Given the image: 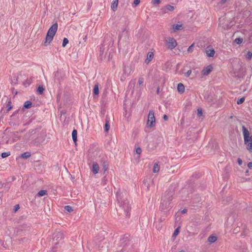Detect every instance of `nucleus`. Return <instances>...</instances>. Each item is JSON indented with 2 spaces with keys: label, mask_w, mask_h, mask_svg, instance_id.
<instances>
[{
  "label": "nucleus",
  "mask_w": 252,
  "mask_h": 252,
  "mask_svg": "<svg viewBox=\"0 0 252 252\" xmlns=\"http://www.w3.org/2000/svg\"><path fill=\"white\" fill-rule=\"evenodd\" d=\"M159 170V166L158 163L156 162L154 164L153 171L154 173H157Z\"/></svg>",
  "instance_id": "4be33fe9"
},
{
  "label": "nucleus",
  "mask_w": 252,
  "mask_h": 252,
  "mask_svg": "<svg viewBox=\"0 0 252 252\" xmlns=\"http://www.w3.org/2000/svg\"><path fill=\"white\" fill-rule=\"evenodd\" d=\"M163 119L164 120V121H167L168 119V116L166 115H164L163 116Z\"/></svg>",
  "instance_id": "de8ad7c7"
},
{
  "label": "nucleus",
  "mask_w": 252,
  "mask_h": 252,
  "mask_svg": "<svg viewBox=\"0 0 252 252\" xmlns=\"http://www.w3.org/2000/svg\"><path fill=\"white\" fill-rule=\"evenodd\" d=\"M72 137L74 143H76L77 140V131L74 129L72 132Z\"/></svg>",
  "instance_id": "dca6fc26"
},
{
  "label": "nucleus",
  "mask_w": 252,
  "mask_h": 252,
  "mask_svg": "<svg viewBox=\"0 0 252 252\" xmlns=\"http://www.w3.org/2000/svg\"><path fill=\"white\" fill-rule=\"evenodd\" d=\"M144 82V79L143 78H140L138 80V84L139 85L143 84Z\"/></svg>",
  "instance_id": "ea45409f"
},
{
  "label": "nucleus",
  "mask_w": 252,
  "mask_h": 252,
  "mask_svg": "<svg viewBox=\"0 0 252 252\" xmlns=\"http://www.w3.org/2000/svg\"><path fill=\"white\" fill-rule=\"evenodd\" d=\"M227 0H221L220 1V3L221 4H224V3H225L226 1H227Z\"/></svg>",
  "instance_id": "603ef678"
},
{
  "label": "nucleus",
  "mask_w": 252,
  "mask_h": 252,
  "mask_svg": "<svg viewBox=\"0 0 252 252\" xmlns=\"http://www.w3.org/2000/svg\"><path fill=\"white\" fill-rule=\"evenodd\" d=\"M179 229H180V227H178L174 230V232L172 235V237H175L178 235V234L179 233Z\"/></svg>",
  "instance_id": "c756f323"
},
{
  "label": "nucleus",
  "mask_w": 252,
  "mask_h": 252,
  "mask_svg": "<svg viewBox=\"0 0 252 252\" xmlns=\"http://www.w3.org/2000/svg\"><path fill=\"white\" fill-rule=\"evenodd\" d=\"M47 194V191L46 190H40L37 193V196L38 197H41Z\"/></svg>",
  "instance_id": "5701e85b"
},
{
  "label": "nucleus",
  "mask_w": 252,
  "mask_h": 252,
  "mask_svg": "<svg viewBox=\"0 0 252 252\" xmlns=\"http://www.w3.org/2000/svg\"><path fill=\"white\" fill-rule=\"evenodd\" d=\"M10 155V152H3L1 153V157L2 158H5Z\"/></svg>",
  "instance_id": "cd10ccee"
},
{
  "label": "nucleus",
  "mask_w": 252,
  "mask_h": 252,
  "mask_svg": "<svg viewBox=\"0 0 252 252\" xmlns=\"http://www.w3.org/2000/svg\"><path fill=\"white\" fill-rule=\"evenodd\" d=\"M160 3V0H153L152 3L153 4H159Z\"/></svg>",
  "instance_id": "58836bf2"
},
{
  "label": "nucleus",
  "mask_w": 252,
  "mask_h": 252,
  "mask_svg": "<svg viewBox=\"0 0 252 252\" xmlns=\"http://www.w3.org/2000/svg\"><path fill=\"white\" fill-rule=\"evenodd\" d=\"M142 152V150L140 147H138L136 149V153L137 154H140Z\"/></svg>",
  "instance_id": "4c0bfd02"
},
{
  "label": "nucleus",
  "mask_w": 252,
  "mask_h": 252,
  "mask_svg": "<svg viewBox=\"0 0 252 252\" xmlns=\"http://www.w3.org/2000/svg\"><path fill=\"white\" fill-rule=\"evenodd\" d=\"M179 252H185V251L184 250H181V251H179Z\"/></svg>",
  "instance_id": "4d7b16f0"
},
{
  "label": "nucleus",
  "mask_w": 252,
  "mask_h": 252,
  "mask_svg": "<svg viewBox=\"0 0 252 252\" xmlns=\"http://www.w3.org/2000/svg\"><path fill=\"white\" fill-rule=\"evenodd\" d=\"M234 230L236 231V232L238 231V230L237 229V228H235Z\"/></svg>",
  "instance_id": "6e6d98bb"
},
{
  "label": "nucleus",
  "mask_w": 252,
  "mask_h": 252,
  "mask_svg": "<svg viewBox=\"0 0 252 252\" xmlns=\"http://www.w3.org/2000/svg\"><path fill=\"white\" fill-rule=\"evenodd\" d=\"M68 43V39L66 37H64L63 39V43H62L63 47H64Z\"/></svg>",
  "instance_id": "7c9ffc66"
},
{
  "label": "nucleus",
  "mask_w": 252,
  "mask_h": 252,
  "mask_svg": "<svg viewBox=\"0 0 252 252\" xmlns=\"http://www.w3.org/2000/svg\"><path fill=\"white\" fill-rule=\"evenodd\" d=\"M64 238V234L63 232L61 231H57L53 234V241H59Z\"/></svg>",
  "instance_id": "0eeeda50"
},
{
  "label": "nucleus",
  "mask_w": 252,
  "mask_h": 252,
  "mask_svg": "<svg viewBox=\"0 0 252 252\" xmlns=\"http://www.w3.org/2000/svg\"><path fill=\"white\" fill-rule=\"evenodd\" d=\"M93 94L94 95H97L99 94V88L98 83L95 84L94 85V88L93 89Z\"/></svg>",
  "instance_id": "6ab92c4d"
},
{
  "label": "nucleus",
  "mask_w": 252,
  "mask_h": 252,
  "mask_svg": "<svg viewBox=\"0 0 252 252\" xmlns=\"http://www.w3.org/2000/svg\"><path fill=\"white\" fill-rule=\"evenodd\" d=\"M243 41V39L242 38L239 37V38H236L235 39L234 42L236 43V44L239 45L242 43Z\"/></svg>",
  "instance_id": "bb28decb"
},
{
  "label": "nucleus",
  "mask_w": 252,
  "mask_h": 252,
  "mask_svg": "<svg viewBox=\"0 0 252 252\" xmlns=\"http://www.w3.org/2000/svg\"><path fill=\"white\" fill-rule=\"evenodd\" d=\"M159 89H160L159 87H158V88H157V93L158 94H159Z\"/></svg>",
  "instance_id": "864d4df0"
},
{
  "label": "nucleus",
  "mask_w": 252,
  "mask_h": 252,
  "mask_svg": "<svg viewBox=\"0 0 252 252\" xmlns=\"http://www.w3.org/2000/svg\"><path fill=\"white\" fill-rule=\"evenodd\" d=\"M156 119L154 115V112L153 110H151L149 111L148 120H147V126L149 128H152L155 126Z\"/></svg>",
  "instance_id": "39448f33"
},
{
  "label": "nucleus",
  "mask_w": 252,
  "mask_h": 252,
  "mask_svg": "<svg viewBox=\"0 0 252 252\" xmlns=\"http://www.w3.org/2000/svg\"><path fill=\"white\" fill-rule=\"evenodd\" d=\"M140 2V0H134L133 3V6L135 7L136 5H138Z\"/></svg>",
  "instance_id": "e433bc0d"
},
{
  "label": "nucleus",
  "mask_w": 252,
  "mask_h": 252,
  "mask_svg": "<svg viewBox=\"0 0 252 252\" xmlns=\"http://www.w3.org/2000/svg\"><path fill=\"white\" fill-rule=\"evenodd\" d=\"M118 1H119V0H113V1L112 2L111 7V9L114 11H115L117 9Z\"/></svg>",
  "instance_id": "4468645a"
},
{
  "label": "nucleus",
  "mask_w": 252,
  "mask_h": 252,
  "mask_svg": "<svg viewBox=\"0 0 252 252\" xmlns=\"http://www.w3.org/2000/svg\"><path fill=\"white\" fill-rule=\"evenodd\" d=\"M44 91V88L43 86H38L37 92L38 94H42L43 93V92Z\"/></svg>",
  "instance_id": "393cba45"
},
{
  "label": "nucleus",
  "mask_w": 252,
  "mask_h": 252,
  "mask_svg": "<svg viewBox=\"0 0 252 252\" xmlns=\"http://www.w3.org/2000/svg\"><path fill=\"white\" fill-rule=\"evenodd\" d=\"M161 203L160 204V208L162 210H167L168 209L169 207H170V206H169L170 205V202H169V201H166L165 200V199H164L163 198L161 199Z\"/></svg>",
  "instance_id": "6e6552de"
},
{
  "label": "nucleus",
  "mask_w": 252,
  "mask_h": 252,
  "mask_svg": "<svg viewBox=\"0 0 252 252\" xmlns=\"http://www.w3.org/2000/svg\"><path fill=\"white\" fill-rule=\"evenodd\" d=\"M194 48V43L192 44L190 46H189V47L188 49V52L191 53L193 51Z\"/></svg>",
  "instance_id": "f704fd0d"
},
{
  "label": "nucleus",
  "mask_w": 252,
  "mask_h": 252,
  "mask_svg": "<svg viewBox=\"0 0 252 252\" xmlns=\"http://www.w3.org/2000/svg\"><path fill=\"white\" fill-rule=\"evenodd\" d=\"M213 69V67L212 64L207 65L204 67L201 71V73L203 75H208Z\"/></svg>",
  "instance_id": "1a4fd4ad"
},
{
  "label": "nucleus",
  "mask_w": 252,
  "mask_h": 252,
  "mask_svg": "<svg viewBox=\"0 0 252 252\" xmlns=\"http://www.w3.org/2000/svg\"><path fill=\"white\" fill-rule=\"evenodd\" d=\"M88 4H89V6H91V4H92V2H90V3H88Z\"/></svg>",
  "instance_id": "13d9d810"
},
{
  "label": "nucleus",
  "mask_w": 252,
  "mask_h": 252,
  "mask_svg": "<svg viewBox=\"0 0 252 252\" xmlns=\"http://www.w3.org/2000/svg\"><path fill=\"white\" fill-rule=\"evenodd\" d=\"M108 169V167L106 165H104L103 166L102 170H103L104 172H105Z\"/></svg>",
  "instance_id": "a18cd8bd"
},
{
  "label": "nucleus",
  "mask_w": 252,
  "mask_h": 252,
  "mask_svg": "<svg viewBox=\"0 0 252 252\" xmlns=\"http://www.w3.org/2000/svg\"><path fill=\"white\" fill-rule=\"evenodd\" d=\"M178 91L180 93H183L185 91V87L182 83H179L177 86Z\"/></svg>",
  "instance_id": "f3484780"
},
{
  "label": "nucleus",
  "mask_w": 252,
  "mask_h": 252,
  "mask_svg": "<svg viewBox=\"0 0 252 252\" xmlns=\"http://www.w3.org/2000/svg\"><path fill=\"white\" fill-rule=\"evenodd\" d=\"M58 25L57 23L54 24L48 30L44 45L47 46L53 39V38L57 31Z\"/></svg>",
  "instance_id": "f03ea898"
},
{
  "label": "nucleus",
  "mask_w": 252,
  "mask_h": 252,
  "mask_svg": "<svg viewBox=\"0 0 252 252\" xmlns=\"http://www.w3.org/2000/svg\"><path fill=\"white\" fill-rule=\"evenodd\" d=\"M116 196L120 206L124 210L125 215L126 216L129 215L130 211L131 210V205L127 199L124 198V193L118 191Z\"/></svg>",
  "instance_id": "f257e3e1"
},
{
  "label": "nucleus",
  "mask_w": 252,
  "mask_h": 252,
  "mask_svg": "<svg viewBox=\"0 0 252 252\" xmlns=\"http://www.w3.org/2000/svg\"><path fill=\"white\" fill-rule=\"evenodd\" d=\"M13 139L14 140H17L20 139L18 132H16L14 133Z\"/></svg>",
  "instance_id": "72a5a7b5"
},
{
  "label": "nucleus",
  "mask_w": 252,
  "mask_h": 252,
  "mask_svg": "<svg viewBox=\"0 0 252 252\" xmlns=\"http://www.w3.org/2000/svg\"><path fill=\"white\" fill-rule=\"evenodd\" d=\"M3 186V184L0 182V189H1Z\"/></svg>",
  "instance_id": "5fc2aeb1"
},
{
  "label": "nucleus",
  "mask_w": 252,
  "mask_h": 252,
  "mask_svg": "<svg viewBox=\"0 0 252 252\" xmlns=\"http://www.w3.org/2000/svg\"><path fill=\"white\" fill-rule=\"evenodd\" d=\"M212 100V98H210V100H208V101Z\"/></svg>",
  "instance_id": "680f3d73"
},
{
  "label": "nucleus",
  "mask_w": 252,
  "mask_h": 252,
  "mask_svg": "<svg viewBox=\"0 0 252 252\" xmlns=\"http://www.w3.org/2000/svg\"><path fill=\"white\" fill-rule=\"evenodd\" d=\"M249 172V170H247L246 172Z\"/></svg>",
  "instance_id": "052dcab7"
},
{
  "label": "nucleus",
  "mask_w": 252,
  "mask_h": 252,
  "mask_svg": "<svg viewBox=\"0 0 252 252\" xmlns=\"http://www.w3.org/2000/svg\"><path fill=\"white\" fill-rule=\"evenodd\" d=\"M33 132V130H30L28 132H27L24 136L23 139L24 140V141H27L29 139V138L32 136V133Z\"/></svg>",
  "instance_id": "2eb2a0df"
},
{
  "label": "nucleus",
  "mask_w": 252,
  "mask_h": 252,
  "mask_svg": "<svg viewBox=\"0 0 252 252\" xmlns=\"http://www.w3.org/2000/svg\"><path fill=\"white\" fill-rule=\"evenodd\" d=\"M242 132L247 148L250 152H252V135H250L249 131L244 126H242Z\"/></svg>",
  "instance_id": "7ed1b4c3"
},
{
  "label": "nucleus",
  "mask_w": 252,
  "mask_h": 252,
  "mask_svg": "<svg viewBox=\"0 0 252 252\" xmlns=\"http://www.w3.org/2000/svg\"><path fill=\"white\" fill-rule=\"evenodd\" d=\"M6 108H7V111H9L12 109V106L11 102L10 100H9L8 101V103L6 105Z\"/></svg>",
  "instance_id": "c85d7f7f"
},
{
  "label": "nucleus",
  "mask_w": 252,
  "mask_h": 252,
  "mask_svg": "<svg viewBox=\"0 0 252 252\" xmlns=\"http://www.w3.org/2000/svg\"><path fill=\"white\" fill-rule=\"evenodd\" d=\"M64 209L65 211H67L69 213L73 211L72 207L71 206L69 205H66L64 207Z\"/></svg>",
  "instance_id": "a878e982"
},
{
  "label": "nucleus",
  "mask_w": 252,
  "mask_h": 252,
  "mask_svg": "<svg viewBox=\"0 0 252 252\" xmlns=\"http://www.w3.org/2000/svg\"><path fill=\"white\" fill-rule=\"evenodd\" d=\"M86 38H87V36H86L85 37L84 39H86Z\"/></svg>",
  "instance_id": "bf43d9fd"
},
{
  "label": "nucleus",
  "mask_w": 252,
  "mask_h": 252,
  "mask_svg": "<svg viewBox=\"0 0 252 252\" xmlns=\"http://www.w3.org/2000/svg\"><path fill=\"white\" fill-rule=\"evenodd\" d=\"M237 161H238V164L239 165H242L243 162H242V159L241 158H238V160H237Z\"/></svg>",
  "instance_id": "c03bdc74"
},
{
  "label": "nucleus",
  "mask_w": 252,
  "mask_h": 252,
  "mask_svg": "<svg viewBox=\"0 0 252 252\" xmlns=\"http://www.w3.org/2000/svg\"><path fill=\"white\" fill-rule=\"evenodd\" d=\"M173 29L175 30H180L181 29V28H182V25H178V24H176V25H174L173 26Z\"/></svg>",
  "instance_id": "473e14b6"
},
{
  "label": "nucleus",
  "mask_w": 252,
  "mask_h": 252,
  "mask_svg": "<svg viewBox=\"0 0 252 252\" xmlns=\"http://www.w3.org/2000/svg\"><path fill=\"white\" fill-rule=\"evenodd\" d=\"M217 240V237L214 236H210L208 238V241L211 244L214 243Z\"/></svg>",
  "instance_id": "412c9836"
},
{
  "label": "nucleus",
  "mask_w": 252,
  "mask_h": 252,
  "mask_svg": "<svg viewBox=\"0 0 252 252\" xmlns=\"http://www.w3.org/2000/svg\"><path fill=\"white\" fill-rule=\"evenodd\" d=\"M32 102L31 101L27 100L24 103L23 109H29L32 107Z\"/></svg>",
  "instance_id": "a211bd4d"
},
{
  "label": "nucleus",
  "mask_w": 252,
  "mask_h": 252,
  "mask_svg": "<svg viewBox=\"0 0 252 252\" xmlns=\"http://www.w3.org/2000/svg\"><path fill=\"white\" fill-rule=\"evenodd\" d=\"M99 169V165L96 162H93L92 171L94 174L98 173Z\"/></svg>",
  "instance_id": "9b49d317"
},
{
  "label": "nucleus",
  "mask_w": 252,
  "mask_h": 252,
  "mask_svg": "<svg viewBox=\"0 0 252 252\" xmlns=\"http://www.w3.org/2000/svg\"><path fill=\"white\" fill-rule=\"evenodd\" d=\"M245 100V97H242L237 100V103L238 104H241L244 102Z\"/></svg>",
  "instance_id": "2f4dec72"
},
{
  "label": "nucleus",
  "mask_w": 252,
  "mask_h": 252,
  "mask_svg": "<svg viewBox=\"0 0 252 252\" xmlns=\"http://www.w3.org/2000/svg\"><path fill=\"white\" fill-rule=\"evenodd\" d=\"M246 57L247 59L250 60L252 57V53L250 51H248Z\"/></svg>",
  "instance_id": "c9c22d12"
},
{
  "label": "nucleus",
  "mask_w": 252,
  "mask_h": 252,
  "mask_svg": "<svg viewBox=\"0 0 252 252\" xmlns=\"http://www.w3.org/2000/svg\"><path fill=\"white\" fill-rule=\"evenodd\" d=\"M153 58H154L153 53H152L151 52H148L147 56V58L145 60V63L147 64L149 63L152 60Z\"/></svg>",
  "instance_id": "ddd939ff"
},
{
  "label": "nucleus",
  "mask_w": 252,
  "mask_h": 252,
  "mask_svg": "<svg viewBox=\"0 0 252 252\" xmlns=\"http://www.w3.org/2000/svg\"><path fill=\"white\" fill-rule=\"evenodd\" d=\"M191 70H189L187 71V72L185 73V76L187 77H188L189 76V75L191 74Z\"/></svg>",
  "instance_id": "a19ab883"
},
{
  "label": "nucleus",
  "mask_w": 252,
  "mask_h": 252,
  "mask_svg": "<svg viewBox=\"0 0 252 252\" xmlns=\"http://www.w3.org/2000/svg\"><path fill=\"white\" fill-rule=\"evenodd\" d=\"M200 200H201V199H200V196H197L196 199L195 200H193V202H199Z\"/></svg>",
  "instance_id": "37998d69"
},
{
  "label": "nucleus",
  "mask_w": 252,
  "mask_h": 252,
  "mask_svg": "<svg viewBox=\"0 0 252 252\" xmlns=\"http://www.w3.org/2000/svg\"><path fill=\"white\" fill-rule=\"evenodd\" d=\"M109 128H110V125H109V121L106 119L105 121V127H104L105 132H108Z\"/></svg>",
  "instance_id": "b1692460"
},
{
  "label": "nucleus",
  "mask_w": 252,
  "mask_h": 252,
  "mask_svg": "<svg viewBox=\"0 0 252 252\" xmlns=\"http://www.w3.org/2000/svg\"><path fill=\"white\" fill-rule=\"evenodd\" d=\"M31 156V154L29 152H25L21 155V158H28Z\"/></svg>",
  "instance_id": "aec40b11"
},
{
  "label": "nucleus",
  "mask_w": 252,
  "mask_h": 252,
  "mask_svg": "<svg viewBox=\"0 0 252 252\" xmlns=\"http://www.w3.org/2000/svg\"><path fill=\"white\" fill-rule=\"evenodd\" d=\"M248 167L250 169H252V162H250L248 163Z\"/></svg>",
  "instance_id": "09e8293b"
},
{
  "label": "nucleus",
  "mask_w": 252,
  "mask_h": 252,
  "mask_svg": "<svg viewBox=\"0 0 252 252\" xmlns=\"http://www.w3.org/2000/svg\"><path fill=\"white\" fill-rule=\"evenodd\" d=\"M205 52L209 57H213L214 56L215 51L214 49H208L207 48Z\"/></svg>",
  "instance_id": "f8f14e48"
},
{
  "label": "nucleus",
  "mask_w": 252,
  "mask_h": 252,
  "mask_svg": "<svg viewBox=\"0 0 252 252\" xmlns=\"http://www.w3.org/2000/svg\"><path fill=\"white\" fill-rule=\"evenodd\" d=\"M187 212V209H183V210H182V211H181V213H182V214H185V213H186Z\"/></svg>",
  "instance_id": "8fccbe9b"
},
{
  "label": "nucleus",
  "mask_w": 252,
  "mask_h": 252,
  "mask_svg": "<svg viewBox=\"0 0 252 252\" xmlns=\"http://www.w3.org/2000/svg\"><path fill=\"white\" fill-rule=\"evenodd\" d=\"M19 208H20L19 205L18 204L15 205L14 207V211L15 212L17 211L19 209Z\"/></svg>",
  "instance_id": "49530a36"
},
{
  "label": "nucleus",
  "mask_w": 252,
  "mask_h": 252,
  "mask_svg": "<svg viewBox=\"0 0 252 252\" xmlns=\"http://www.w3.org/2000/svg\"><path fill=\"white\" fill-rule=\"evenodd\" d=\"M46 138V134L45 132L42 131L37 135L35 139H33L30 143L31 146H39L42 145Z\"/></svg>",
  "instance_id": "20e7f679"
},
{
  "label": "nucleus",
  "mask_w": 252,
  "mask_h": 252,
  "mask_svg": "<svg viewBox=\"0 0 252 252\" xmlns=\"http://www.w3.org/2000/svg\"><path fill=\"white\" fill-rule=\"evenodd\" d=\"M174 10V7L170 4H167L164 7L161 9V11L163 13H166L168 11H172Z\"/></svg>",
  "instance_id": "9d476101"
},
{
  "label": "nucleus",
  "mask_w": 252,
  "mask_h": 252,
  "mask_svg": "<svg viewBox=\"0 0 252 252\" xmlns=\"http://www.w3.org/2000/svg\"><path fill=\"white\" fill-rule=\"evenodd\" d=\"M197 114L200 116L202 115V111L201 108H198L197 109Z\"/></svg>",
  "instance_id": "79ce46f5"
},
{
  "label": "nucleus",
  "mask_w": 252,
  "mask_h": 252,
  "mask_svg": "<svg viewBox=\"0 0 252 252\" xmlns=\"http://www.w3.org/2000/svg\"><path fill=\"white\" fill-rule=\"evenodd\" d=\"M168 48L170 49L175 48L177 45V42L173 37H168L167 40Z\"/></svg>",
  "instance_id": "423d86ee"
},
{
  "label": "nucleus",
  "mask_w": 252,
  "mask_h": 252,
  "mask_svg": "<svg viewBox=\"0 0 252 252\" xmlns=\"http://www.w3.org/2000/svg\"><path fill=\"white\" fill-rule=\"evenodd\" d=\"M124 73L125 74L126 73H128V72H127V71L126 70V66H125L124 67Z\"/></svg>",
  "instance_id": "3c124183"
}]
</instances>
